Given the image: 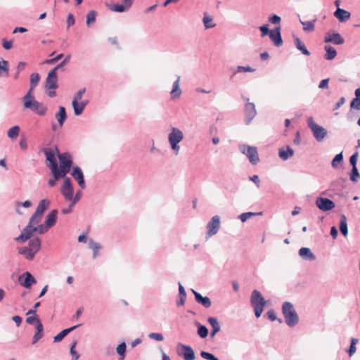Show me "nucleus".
I'll return each instance as SVG.
<instances>
[{"mask_svg": "<svg viewBox=\"0 0 360 360\" xmlns=\"http://www.w3.org/2000/svg\"><path fill=\"white\" fill-rule=\"evenodd\" d=\"M282 314L288 326L292 328L299 323V316L291 302L286 301L283 303Z\"/></svg>", "mask_w": 360, "mask_h": 360, "instance_id": "1", "label": "nucleus"}, {"mask_svg": "<svg viewBox=\"0 0 360 360\" xmlns=\"http://www.w3.org/2000/svg\"><path fill=\"white\" fill-rule=\"evenodd\" d=\"M250 303L255 311V315L257 318L260 317L264 307L266 305V301L262 297L261 292L257 290H254L252 292L250 297Z\"/></svg>", "mask_w": 360, "mask_h": 360, "instance_id": "2", "label": "nucleus"}, {"mask_svg": "<svg viewBox=\"0 0 360 360\" xmlns=\"http://www.w3.org/2000/svg\"><path fill=\"white\" fill-rule=\"evenodd\" d=\"M184 139V134L181 130L176 127H172L168 134V141L172 150L176 155L179 153L180 147L179 143Z\"/></svg>", "mask_w": 360, "mask_h": 360, "instance_id": "3", "label": "nucleus"}, {"mask_svg": "<svg viewBox=\"0 0 360 360\" xmlns=\"http://www.w3.org/2000/svg\"><path fill=\"white\" fill-rule=\"evenodd\" d=\"M307 125L311 129L314 139L319 141H322L327 135V130L314 122L312 117H309L307 119Z\"/></svg>", "mask_w": 360, "mask_h": 360, "instance_id": "4", "label": "nucleus"}, {"mask_svg": "<svg viewBox=\"0 0 360 360\" xmlns=\"http://www.w3.org/2000/svg\"><path fill=\"white\" fill-rule=\"evenodd\" d=\"M23 106L25 108L30 109L39 116H44L48 110L46 105L35 99L26 101L24 102Z\"/></svg>", "mask_w": 360, "mask_h": 360, "instance_id": "5", "label": "nucleus"}, {"mask_svg": "<svg viewBox=\"0 0 360 360\" xmlns=\"http://www.w3.org/2000/svg\"><path fill=\"white\" fill-rule=\"evenodd\" d=\"M239 148L240 152L247 156L252 165H255L259 162V158L256 147L240 145Z\"/></svg>", "mask_w": 360, "mask_h": 360, "instance_id": "6", "label": "nucleus"}, {"mask_svg": "<svg viewBox=\"0 0 360 360\" xmlns=\"http://www.w3.org/2000/svg\"><path fill=\"white\" fill-rule=\"evenodd\" d=\"M243 99L247 101L244 107L245 121L246 124H249L257 115L255 105L253 103L248 102L249 98L243 97Z\"/></svg>", "mask_w": 360, "mask_h": 360, "instance_id": "7", "label": "nucleus"}, {"mask_svg": "<svg viewBox=\"0 0 360 360\" xmlns=\"http://www.w3.org/2000/svg\"><path fill=\"white\" fill-rule=\"evenodd\" d=\"M220 228V218L218 215L212 217L210 221L207 223L206 238H208L217 233Z\"/></svg>", "mask_w": 360, "mask_h": 360, "instance_id": "8", "label": "nucleus"}, {"mask_svg": "<svg viewBox=\"0 0 360 360\" xmlns=\"http://www.w3.org/2000/svg\"><path fill=\"white\" fill-rule=\"evenodd\" d=\"M60 192L66 200H72L74 190L71 180L69 177L65 178L63 184L60 188Z\"/></svg>", "mask_w": 360, "mask_h": 360, "instance_id": "9", "label": "nucleus"}, {"mask_svg": "<svg viewBox=\"0 0 360 360\" xmlns=\"http://www.w3.org/2000/svg\"><path fill=\"white\" fill-rule=\"evenodd\" d=\"M20 285L27 289H30L31 286L37 283V280L29 271H26L20 275L18 278Z\"/></svg>", "mask_w": 360, "mask_h": 360, "instance_id": "10", "label": "nucleus"}, {"mask_svg": "<svg viewBox=\"0 0 360 360\" xmlns=\"http://www.w3.org/2000/svg\"><path fill=\"white\" fill-rule=\"evenodd\" d=\"M316 205L319 210L327 212L333 209L335 206L334 202L328 198L318 197L316 200Z\"/></svg>", "mask_w": 360, "mask_h": 360, "instance_id": "11", "label": "nucleus"}, {"mask_svg": "<svg viewBox=\"0 0 360 360\" xmlns=\"http://www.w3.org/2000/svg\"><path fill=\"white\" fill-rule=\"evenodd\" d=\"M70 174L74 178V179L77 181L78 185L80 186L82 189L85 188L86 183L84 181V174L82 169L79 167H72Z\"/></svg>", "mask_w": 360, "mask_h": 360, "instance_id": "12", "label": "nucleus"}, {"mask_svg": "<svg viewBox=\"0 0 360 360\" xmlns=\"http://www.w3.org/2000/svg\"><path fill=\"white\" fill-rule=\"evenodd\" d=\"M42 151L46 156V161L49 163L48 167L50 168L52 172L58 167V162L55 157V153L52 149L49 148H44Z\"/></svg>", "mask_w": 360, "mask_h": 360, "instance_id": "13", "label": "nucleus"}, {"mask_svg": "<svg viewBox=\"0 0 360 360\" xmlns=\"http://www.w3.org/2000/svg\"><path fill=\"white\" fill-rule=\"evenodd\" d=\"M34 233L33 226L27 225L21 231V233L15 238L18 243H25L30 240Z\"/></svg>", "mask_w": 360, "mask_h": 360, "instance_id": "14", "label": "nucleus"}, {"mask_svg": "<svg viewBox=\"0 0 360 360\" xmlns=\"http://www.w3.org/2000/svg\"><path fill=\"white\" fill-rule=\"evenodd\" d=\"M58 85V75L53 71H49L45 82L46 89H56Z\"/></svg>", "mask_w": 360, "mask_h": 360, "instance_id": "15", "label": "nucleus"}, {"mask_svg": "<svg viewBox=\"0 0 360 360\" xmlns=\"http://www.w3.org/2000/svg\"><path fill=\"white\" fill-rule=\"evenodd\" d=\"M281 29V26L278 25L275 29L271 30L269 34L270 39L276 47H280L283 44Z\"/></svg>", "mask_w": 360, "mask_h": 360, "instance_id": "16", "label": "nucleus"}, {"mask_svg": "<svg viewBox=\"0 0 360 360\" xmlns=\"http://www.w3.org/2000/svg\"><path fill=\"white\" fill-rule=\"evenodd\" d=\"M55 149L58 152V158L59 160L60 166L72 167L73 162H72V155H70V153H59L57 146L55 147Z\"/></svg>", "mask_w": 360, "mask_h": 360, "instance_id": "17", "label": "nucleus"}, {"mask_svg": "<svg viewBox=\"0 0 360 360\" xmlns=\"http://www.w3.org/2000/svg\"><path fill=\"white\" fill-rule=\"evenodd\" d=\"M182 348V352H179V355L181 356L184 360H194L195 353L191 347L180 344L179 345Z\"/></svg>", "mask_w": 360, "mask_h": 360, "instance_id": "18", "label": "nucleus"}, {"mask_svg": "<svg viewBox=\"0 0 360 360\" xmlns=\"http://www.w3.org/2000/svg\"><path fill=\"white\" fill-rule=\"evenodd\" d=\"M325 42H331L336 45L342 44L345 41L344 39L342 37L340 34L338 32H333L330 34V32L327 33L325 38Z\"/></svg>", "mask_w": 360, "mask_h": 360, "instance_id": "19", "label": "nucleus"}, {"mask_svg": "<svg viewBox=\"0 0 360 360\" xmlns=\"http://www.w3.org/2000/svg\"><path fill=\"white\" fill-rule=\"evenodd\" d=\"M192 292L194 295L195 301L198 303L202 304L205 308H209L212 305V302L210 299L208 297H203L202 295L195 291L193 289H191Z\"/></svg>", "mask_w": 360, "mask_h": 360, "instance_id": "20", "label": "nucleus"}, {"mask_svg": "<svg viewBox=\"0 0 360 360\" xmlns=\"http://www.w3.org/2000/svg\"><path fill=\"white\" fill-rule=\"evenodd\" d=\"M71 168L72 167H64V166H58L52 172V174L53 177H56V179H59L60 178H66V175L70 172Z\"/></svg>", "mask_w": 360, "mask_h": 360, "instance_id": "21", "label": "nucleus"}, {"mask_svg": "<svg viewBox=\"0 0 360 360\" xmlns=\"http://www.w3.org/2000/svg\"><path fill=\"white\" fill-rule=\"evenodd\" d=\"M88 103H89V101H87V100L83 101L81 102L72 101V106L74 110L75 115H76V116L80 115L83 112L85 107L88 105Z\"/></svg>", "mask_w": 360, "mask_h": 360, "instance_id": "22", "label": "nucleus"}, {"mask_svg": "<svg viewBox=\"0 0 360 360\" xmlns=\"http://www.w3.org/2000/svg\"><path fill=\"white\" fill-rule=\"evenodd\" d=\"M334 16L338 18L340 22H344L349 19L351 14L345 9L338 8L334 12Z\"/></svg>", "mask_w": 360, "mask_h": 360, "instance_id": "23", "label": "nucleus"}, {"mask_svg": "<svg viewBox=\"0 0 360 360\" xmlns=\"http://www.w3.org/2000/svg\"><path fill=\"white\" fill-rule=\"evenodd\" d=\"M299 255L304 260L314 261L316 259L315 255L309 248H301L299 250Z\"/></svg>", "mask_w": 360, "mask_h": 360, "instance_id": "24", "label": "nucleus"}, {"mask_svg": "<svg viewBox=\"0 0 360 360\" xmlns=\"http://www.w3.org/2000/svg\"><path fill=\"white\" fill-rule=\"evenodd\" d=\"M180 78V76H177L176 81L173 83L172 89L170 92L172 99L178 98L181 95L182 91L179 87Z\"/></svg>", "mask_w": 360, "mask_h": 360, "instance_id": "25", "label": "nucleus"}, {"mask_svg": "<svg viewBox=\"0 0 360 360\" xmlns=\"http://www.w3.org/2000/svg\"><path fill=\"white\" fill-rule=\"evenodd\" d=\"M41 246V241L39 238L36 237L30 240L28 248L34 253V255L40 250Z\"/></svg>", "mask_w": 360, "mask_h": 360, "instance_id": "26", "label": "nucleus"}, {"mask_svg": "<svg viewBox=\"0 0 360 360\" xmlns=\"http://www.w3.org/2000/svg\"><path fill=\"white\" fill-rule=\"evenodd\" d=\"M58 210H53L46 217L44 224L49 229L52 227L56 222L57 220Z\"/></svg>", "mask_w": 360, "mask_h": 360, "instance_id": "27", "label": "nucleus"}, {"mask_svg": "<svg viewBox=\"0 0 360 360\" xmlns=\"http://www.w3.org/2000/svg\"><path fill=\"white\" fill-rule=\"evenodd\" d=\"M55 117L57 120L59 126L61 127L67 119L65 108L63 106H59L58 112L55 114Z\"/></svg>", "mask_w": 360, "mask_h": 360, "instance_id": "28", "label": "nucleus"}, {"mask_svg": "<svg viewBox=\"0 0 360 360\" xmlns=\"http://www.w3.org/2000/svg\"><path fill=\"white\" fill-rule=\"evenodd\" d=\"M293 155H294V150L289 146H287L285 149L282 148L278 150V156L283 160H287L290 157H292Z\"/></svg>", "mask_w": 360, "mask_h": 360, "instance_id": "29", "label": "nucleus"}, {"mask_svg": "<svg viewBox=\"0 0 360 360\" xmlns=\"http://www.w3.org/2000/svg\"><path fill=\"white\" fill-rule=\"evenodd\" d=\"M19 255H23L25 258L29 261L32 260L35 255L27 246L18 248Z\"/></svg>", "mask_w": 360, "mask_h": 360, "instance_id": "30", "label": "nucleus"}, {"mask_svg": "<svg viewBox=\"0 0 360 360\" xmlns=\"http://www.w3.org/2000/svg\"><path fill=\"white\" fill-rule=\"evenodd\" d=\"M207 321L212 326V331L210 333V337L213 338L220 330V325L215 317H209Z\"/></svg>", "mask_w": 360, "mask_h": 360, "instance_id": "31", "label": "nucleus"}, {"mask_svg": "<svg viewBox=\"0 0 360 360\" xmlns=\"http://www.w3.org/2000/svg\"><path fill=\"white\" fill-rule=\"evenodd\" d=\"M50 204L51 202L47 199L40 200L34 212L38 215L42 216L44 211L49 207Z\"/></svg>", "mask_w": 360, "mask_h": 360, "instance_id": "32", "label": "nucleus"}, {"mask_svg": "<svg viewBox=\"0 0 360 360\" xmlns=\"http://www.w3.org/2000/svg\"><path fill=\"white\" fill-rule=\"evenodd\" d=\"M44 326L41 321L36 326V332L32 338V344H36L43 337Z\"/></svg>", "mask_w": 360, "mask_h": 360, "instance_id": "33", "label": "nucleus"}, {"mask_svg": "<svg viewBox=\"0 0 360 360\" xmlns=\"http://www.w3.org/2000/svg\"><path fill=\"white\" fill-rule=\"evenodd\" d=\"M89 248L93 250V258L95 259L99 255V250L101 249V245L95 242L93 239H89Z\"/></svg>", "mask_w": 360, "mask_h": 360, "instance_id": "34", "label": "nucleus"}, {"mask_svg": "<svg viewBox=\"0 0 360 360\" xmlns=\"http://www.w3.org/2000/svg\"><path fill=\"white\" fill-rule=\"evenodd\" d=\"M294 42L296 48L302 52L303 55L309 56L310 52L307 50L304 43L297 37H294Z\"/></svg>", "mask_w": 360, "mask_h": 360, "instance_id": "35", "label": "nucleus"}, {"mask_svg": "<svg viewBox=\"0 0 360 360\" xmlns=\"http://www.w3.org/2000/svg\"><path fill=\"white\" fill-rule=\"evenodd\" d=\"M324 49L326 52V53L324 56V58L326 60H333L337 56V51L333 46L326 45L325 46Z\"/></svg>", "mask_w": 360, "mask_h": 360, "instance_id": "36", "label": "nucleus"}, {"mask_svg": "<svg viewBox=\"0 0 360 360\" xmlns=\"http://www.w3.org/2000/svg\"><path fill=\"white\" fill-rule=\"evenodd\" d=\"M340 231L344 236H347L348 234V229L347 224V218L345 214L340 216Z\"/></svg>", "mask_w": 360, "mask_h": 360, "instance_id": "37", "label": "nucleus"}, {"mask_svg": "<svg viewBox=\"0 0 360 360\" xmlns=\"http://www.w3.org/2000/svg\"><path fill=\"white\" fill-rule=\"evenodd\" d=\"M195 326L198 328V330H197L198 335L201 338H207L208 335V333H209V331H208V329L207 328V327L205 326L200 324L198 321L195 322Z\"/></svg>", "mask_w": 360, "mask_h": 360, "instance_id": "38", "label": "nucleus"}, {"mask_svg": "<svg viewBox=\"0 0 360 360\" xmlns=\"http://www.w3.org/2000/svg\"><path fill=\"white\" fill-rule=\"evenodd\" d=\"M316 20V19L311 21H302L300 20V22L303 25V30L304 32H311L314 30V23Z\"/></svg>", "mask_w": 360, "mask_h": 360, "instance_id": "39", "label": "nucleus"}, {"mask_svg": "<svg viewBox=\"0 0 360 360\" xmlns=\"http://www.w3.org/2000/svg\"><path fill=\"white\" fill-rule=\"evenodd\" d=\"M202 22L206 29L212 28L216 26V25L212 22V18L206 13L204 14Z\"/></svg>", "mask_w": 360, "mask_h": 360, "instance_id": "40", "label": "nucleus"}, {"mask_svg": "<svg viewBox=\"0 0 360 360\" xmlns=\"http://www.w3.org/2000/svg\"><path fill=\"white\" fill-rule=\"evenodd\" d=\"M20 127L17 125L12 127L8 131V136L11 139H16L20 133Z\"/></svg>", "mask_w": 360, "mask_h": 360, "instance_id": "41", "label": "nucleus"}, {"mask_svg": "<svg viewBox=\"0 0 360 360\" xmlns=\"http://www.w3.org/2000/svg\"><path fill=\"white\" fill-rule=\"evenodd\" d=\"M131 7V6H127V4L122 3V4H115L111 8V10H112L115 12L118 13H122L129 9Z\"/></svg>", "mask_w": 360, "mask_h": 360, "instance_id": "42", "label": "nucleus"}, {"mask_svg": "<svg viewBox=\"0 0 360 360\" xmlns=\"http://www.w3.org/2000/svg\"><path fill=\"white\" fill-rule=\"evenodd\" d=\"M77 345V341L75 340L71 344L70 348V353L72 356V360H78L79 358V355L77 354V352L75 350V347Z\"/></svg>", "mask_w": 360, "mask_h": 360, "instance_id": "43", "label": "nucleus"}, {"mask_svg": "<svg viewBox=\"0 0 360 360\" xmlns=\"http://www.w3.org/2000/svg\"><path fill=\"white\" fill-rule=\"evenodd\" d=\"M9 71L8 62L5 60L0 61V76L2 75V72H5L7 75Z\"/></svg>", "mask_w": 360, "mask_h": 360, "instance_id": "44", "label": "nucleus"}, {"mask_svg": "<svg viewBox=\"0 0 360 360\" xmlns=\"http://www.w3.org/2000/svg\"><path fill=\"white\" fill-rule=\"evenodd\" d=\"M41 217H42L41 215H38V214H37V213L34 212L31 216L27 225H31V226H34V225L38 224L41 219Z\"/></svg>", "mask_w": 360, "mask_h": 360, "instance_id": "45", "label": "nucleus"}, {"mask_svg": "<svg viewBox=\"0 0 360 360\" xmlns=\"http://www.w3.org/2000/svg\"><path fill=\"white\" fill-rule=\"evenodd\" d=\"M97 13L95 11H89L86 15V24L87 25H90L91 23L94 22L96 20Z\"/></svg>", "mask_w": 360, "mask_h": 360, "instance_id": "46", "label": "nucleus"}, {"mask_svg": "<svg viewBox=\"0 0 360 360\" xmlns=\"http://www.w3.org/2000/svg\"><path fill=\"white\" fill-rule=\"evenodd\" d=\"M359 177H360V174L359 173L357 167H352V170H351V172H350V174H349L350 180L352 181L355 182V181H357V179Z\"/></svg>", "mask_w": 360, "mask_h": 360, "instance_id": "47", "label": "nucleus"}, {"mask_svg": "<svg viewBox=\"0 0 360 360\" xmlns=\"http://www.w3.org/2000/svg\"><path fill=\"white\" fill-rule=\"evenodd\" d=\"M39 75L38 73H32L30 75V86L32 88H35L39 81Z\"/></svg>", "mask_w": 360, "mask_h": 360, "instance_id": "48", "label": "nucleus"}, {"mask_svg": "<svg viewBox=\"0 0 360 360\" xmlns=\"http://www.w3.org/2000/svg\"><path fill=\"white\" fill-rule=\"evenodd\" d=\"M258 214H262V212H259V213H255V212H244L239 215V219L241 220L242 222H245L250 217L255 216V215H258Z\"/></svg>", "mask_w": 360, "mask_h": 360, "instance_id": "49", "label": "nucleus"}, {"mask_svg": "<svg viewBox=\"0 0 360 360\" xmlns=\"http://www.w3.org/2000/svg\"><path fill=\"white\" fill-rule=\"evenodd\" d=\"M343 160L342 153L337 154L332 160L331 165L333 168L338 167V164L342 162Z\"/></svg>", "mask_w": 360, "mask_h": 360, "instance_id": "50", "label": "nucleus"}, {"mask_svg": "<svg viewBox=\"0 0 360 360\" xmlns=\"http://www.w3.org/2000/svg\"><path fill=\"white\" fill-rule=\"evenodd\" d=\"M255 70L250 66H238L236 71H233V75L236 74L237 72H253Z\"/></svg>", "mask_w": 360, "mask_h": 360, "instance_id": "51", "label": "nucleus"}, {"mask_svg": "<svg viewBox=\"0 0 360 360\" xmlns=\"http://www.w3.org/2000/svg\"><path fill=\"white\" fill-rule=\"evenodd\" d=\"M34 232H38L39 234L46 233L49 228L45 224H40L37 226H33Z\"/></svg>", "mask_w": 360, "mask_h": 360, "instance_id": "52", "label": "nucleus"}, {"mask_svg": "<svg viewBox=\"0 0 360 360\" xmlns=\"http://www.w3.org/2000/svg\"><path fill=\"white\" fill-rule=\"evenodd\" d=\"M126 348H127V345L124 342H122V343H120L117 347V353L120 356H122V359L124 358V356L125 355Z\"/></svg>", "mask_w": 360, "mask_h": 360, "instance_id": "53", "label": "nucleus"}, {"mask_svg": "<svg viewBox=\"0 0 360 360\" xmlns=\"http://www.w3.org/2000/svg\"><path fill=\"white\" fill-rule=\"evenodd\" d=\"M63 56H64L63 53H60L53 58L46 59V60L44 61V63L47 64V65L55 64L58 61H59L63 57Z\"/></svg>", "mask_w": 360, "mask_h": 360, "instance_id": "54", "label": "nucleus"}, {"mask_svg": "<svg viewBox=\"0 0 360 360\" xmlns=\"http://www.w3.org/2000/svg\"><path fill=\"white\" fill-rule=\"evenodd\" d=\"M200 356L202 358L206 360H219V359L216 357L213 354L205 351H202L200 352Z\"/></svg>", "mask_w": 360, "mask_h": 360, "instance_id": "55", "label": "nucleus"}, {"mask_svg": "<svg viewBox=\"0 0 360 360\" xmlns=\"http://www.w3.org/2000/svg\"><path fill=\"white\" fill-rule=\"evenodd\" d=\"M200 356L202 358L206 360H219V359L216 357L213 354L205 351H202L200 352Z\"/></svg>", "mask_w": 360, "mask_h": 360, "instance_id": "56", "label": "nucleus"}, {"mask_svg": "<svg viewBox=\"0 0 360 360\" xmlns=\"http://www.w3.org/2000/svg\"><path fill=\"white\" fill-rule=\"evenodd\" d=\"M267 317L271 321L278 320V321L281 323L283 322L282 319H277L276 314L274 309H270L266 312Z\"/></svg>", "mask_w": 360, "mask_h": 360, "instance_id": "57", "label": "nucleus"}, {"mask_svg": "<svg viewBox=\"0 0 360 360\" xmlns=\"http://www.w3.org/2000/svg\"><path fill=\"white\" fill-rule=\"evenodd\" d=\"M148 338L159 342L164 340L163 335L158 333H150L148 335Z\"/></svg>", "mask_w": 360, "mask_h": 360, "instance_id": "58", "label": "nucleus"}, {"mask_svg": "<svg viewBox=\"0 0 360 360\" xmlns=\"http://www.w3.org/2000/svg\"><path fill=\"white\" fill-rule=\"evenodd\" d=\"M39 321H41L40 319L37 317V315L35 316H28L27 319H26V322L28 323V324H34L35 323V326H37L38 324V322Z\"/></svg>", "mask_w": 360, "mask_h": 360, "instance_id": "59", "label": "nucleus"}, {"mask_svg": "<svg viewBox=\"0 0 360 360\" xmlns=\"http://www.w3.org/2000/svg\"><path fill=\"white\" fill-rule=\"evenodd\" d=\"M86 92V89L85 88H83V89H79L74 96V98H73V100L72 101H79L82 98V96L83 94Z\"/></svg>", "mask_w": 360, "mask_h": 360, "instance_id": "60", "label": "nucleus"}, {"mask_svg": "<svg viewBox=\"0 0 360 360\" xmlns=\"http://www.w3.org/2000/svg\"><path fill=\"white\" fill-rule=\"evenodd\" d=\"M34 88H32V86H30L29 91L22 98L23 103L25 102L26 101H32L34 99L32 95V91L34 90Z\"/></svg>", "mask_w": 360, "mask_h": 360, "instance_id": "61", "label": "nucleus"}, {"mask_svg": "<svg viewBox=\"0 0 360 360\" xmlns=\"http://www.w3.org/2000/svg\"><path fill=\"white\" fill-rule=\"evenodd\" d=\"M259 30L262 32L261 36L263 37L267 34H269L271 30L269 29V25L267 24L263 25L259 27Z\"/></svg>", "mask_w": 360, "mask_h": 360, "instance_id": "62", "label": "nucleus"}, {"mask_svg": "<svg viewBox=\"0 0 360 360\" xmlns=\"http://www.w3.org/2000/svg\"><path fill=\"white\" fill-rule=\"evenodd\" d=\"M281 20V18L278 15L274 14L269 18V21L274 25L279 24Z\"/></svg>", "mask_w": 360, "mask_h": 360, "instance_id": "63", "label": "nucleus"}, {"mask_svg": "<svg viewBox=\"0 0 360 360\" xmlns=\"http://www.w3.org/2000/svg\"><path fill=\"white\" fill-rule=\"evenodd\" d=\"M351 108L360 110V98H354L350 103Z\"/></svg>", "mask_w": 360, "mask_h": 360, "instance_id": "64", "label": "nucleus"}]
</instances>
